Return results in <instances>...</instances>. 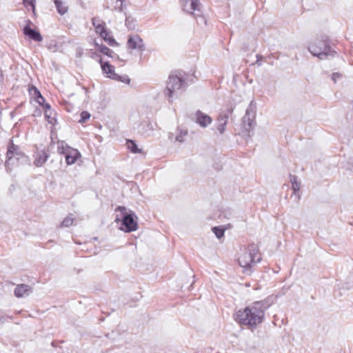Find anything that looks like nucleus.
<instances>
[{
    "label": "nucleus",
    "mask_w": 353,
    "mask_h": 353,
    "mask_svg": "<svg viewBox=\"0 0 353 353\" xmlns=\"http://www.w3.org/2000/svg\"><path fill=\"white\" fill-rule=\"evenodd\" d=\"M264 316L265 307L261 302H255L239 310L236 313V321L252 329L261 324L263 321Z\"/></svg>",
    "instance_id": "1"
},
{
    "label": "nucleus",
    "mask_w": 353,
    "mask_h": 353,
    "mask_svg": "<svg viewBox=\"0 0 353 353\" xmlns=\"http://www.w3.org/2000/svg\"><path fill=\"white\" fill-rule=\"evenodd\" d=\"M188 134L185 130L177 129L174 132H170L169 139L172 142L183 143Z\"/></svg>",
    "instance_id": "14"
},
{
    "label": "nucleus",
    "mask_w": 353,
    "mask_h": 353,
    "mask_svg": "<svg viewBox=\"0 0 353 353\" xmlns=\"http://www.w3.org/2000/svg\"><path fill=\"white\" fill-rule=\"evenodd\" d=\"M54 3L56 5L57 10L58 12L60 14L63 15L67 12L68 7L65 6V4L63 2H62L59 0H55Z\"/></svg>",
    "instance_id": "22"
},
{
    "label": "nucleus",
    "mask_w": 353,
    "mask_h": 353,
    "mask_svg": "<svg viewBox=\"0 0 353 353\" xmlns=\"http://www.w3.org/2000/svg\"><path fill=\"white\" fill-rule=\"evenodd\" d=\"M212 230L218 239H221L224 235L225 230L222 228L215 227Z\"/></svg>",
    "instance_id": "27"
},
{
    "label": "nucleus",
    "mask_w": 353,
    "mask_h": 353,
    "mask_svg": "<svg viewBox=\"0 0 353 353\" xmlns=\"http://www.w3.org/2000/svg\"><path fill=\"white\" fill-rule=\"evenodd\" d=\"M255 112L251 108L246 110L241 124L243 134L249 135L250 132L253 130L255 126Z\"/></svg>",
    "instance_id": "9"
},
{
    "label": "nucleus",
    "mask_w": 353,
    "mask_h": 353,
    "mask_svg": "<svg viewBox=\"0 0 353 353\" xmlns=\"http://www.w3.org/2000/svg\"><path fill=\"white\" fill-rule=\"evenodd\" d=\"M128 49L136 52H142L145 50V44L142 39L139 35H131L129 37L127 42Z\"/></svg>",
    "instance_id": "11"
},
{
    "label": "nucleus",
    "mask_w": 353,
    "mask_h": 353,
    "mask_svg": "<svg viewBox=\"0 0 353 353\" xmlns=\"http://www.w3.org/2000/svg\"><path fill=\"white\" fill-rule=\"evenodd\" d=\"M32 292L31 288L27 285H17L14 290V294L19 298L28 296Z\"/></svg>",
    "instance_id": "15"
},
{
    "label": "nucleus",
    "mask_w": 353,
    "mask_h": 353,
    "mask_svg": "<svg viewBox=\"0 0 353 353\" xmlns=\"http://www.w3.org/2000/svg\"><path fill=\"white\" fill-rule=\"evenodd\" d=\"M34 1L35 0H23V3H24L26 6H31L34 9Z\"/></svg>",
    "instance_id": "30"
},
{
    "label": "nucleus",
    "mask_w": 353,
    "mask_h": 353,
    "mask_svg": "<svg viewBox=\"0 0 353 353\" xmlns=\"http://www.w3.org/2000/svg\"><path fill=\"white\" fill-rule=\"evenodd\" d=\"M45 112V117L47 121L50 124H54L56 119H55V113L51 109L50 105L48 103L43 105V109Z\"/></svg>",
    "instance_id": "17"
},
{
    "label": "nucleus",
    "mask_w": 353,
    "mask_h": 353,
    "mask_svg": "<svg viewBox=\"0 0 353 353\" xmlns=\"http://www.w3.org/2000/svg\"><path fill=\"white\" fill-rule=\"evenodd\" d=\"M136 21L132 17H126L125 26L129 29H134L135 28Z\"/></svg>",
    "instance_id": "26"
},
{
    "label": "nucleus",
    "mask_w": 353,
    "mask_h": 353,
    "mask_svg": "<svg viewBox=\"0 0 353 353\" xmlns=\"http://www.w3.org/2000/svg\"><path fill=\"white\" fill-rule=\"evenodd\" d=\"M101 68L106 77L121 81L125 84H129L130 82V78L126 76H120L114 71V67L110 65L108 61H104L103 59H100Z\"/></svg>",
    "instance_id": "7"
},
{
    "label": "nucleus",
    "mask_w": 353,
    "mask_h": 353,
    "mask_svg": "<svg viewBox=\"0 0 353 353\" xmlns=\"http://www.w3.org/2000/svg\"><path fill=\"white\" fill-rule=\"evenodd\" d=\"M127 147L133 153H140L141 152L137 145L132 141H127Z\"/></svg>",
    "instance_id": "25"
},
{
    "label": "nucleus",
    "mask_w": 353,
    "mask_h": 353,
    "mask_svg": "<svg viewBox=\"0 0 353 353\" xmlns=\"http://www.w3.org/2000/svg\"><path fill=\"white\" fill-rule=\"evenodd\" d=\"M103 22L98 17H94L92 19V24L94 27L96 28L97 26L101 25Z\"/></svg>",
    "instance_id": "29"
},
{
    "label": "nucleus",
    "mask_w": 353,
    "mask_h": 353,
    "mask_svg": "<svg viewBox=\"0 0 353 353\" xmlns=\"http://www.w3.org/2000/svg\"><path fill=\"white\" fill-rule=\"evenodd\" d=\"M23 34L26 37H28L29 39H33L36 41H41L42 40V37L40 33L30 28L28 26L23 28Z\"/></svg>",
    "instance_id": "16"
},
{
    "label": "nucleus",
    "mask_w": 353,
    "mask_h": 353,
    "mask_svg": "<svg viewBox=\"0 0 353 353\" xmlns=\"http://www.w3.org/2000/svg\"><path fill=\"white\" fill-rule=\"evenodd\" d=\"M59 153L63 154L65 158V162L68 165L75 163L77 159L81 157V153L78 150L72 148L68 145H59L58 147Z\"/></svg>",
    "instance_id": "8"
},
{
    "label": "nucleus",
    "mask_w": 353,
    "mask_h": 353,
    "mask_svg": "<svg viewBox=\"0 0 353 353\" xmlns=\"http://www.w3.org/2000/svg\"><path fill=\"white\" fill-rule=\"evenodd\" d=\"M195 122L201 128L208 127L212 122V119L207 114L198 110L194 114Z\"/></svg>",
    "instance_id": "12"
},
{
    "label": "nucleus",
    "mask_w": 353,
    "mask_h": 353,
    "mask_svg": "<svg viewBox=\"0 0 353 353\" xmlns=\"http://www.w3.org/2000/svg\"><path fill=\"white\" fill-rule=\"evenodd\" d=\"M261 260L259 249L254 244L241 248L236 254V261L246 274H250L251 268Z\"/></svg>",
    "instance_id": "2"
},
{
    "label": "nucleus",
    "mask_w": 353,
    "mask_h": 353,
    "mask_svg": "<svg viewBox=\"0 0 353 353\" xmlns=\"http://www.w3.org/2000/svg\"><path fill=\"white\" fill-rule=\"evenodd\" d=\"M228 123V119L225 117H221L218 119L215 128L219 134H223L225 131V126Z\"/></svg>",
    "instance_id": "18"
},
{
    "label": "nucleus",
    "mask_w": 353,
    "mask_h": 353,
    "mask_svg": "<svg viewBox=\"0 0 353 353\" xmlns=\"http://www.w3.org/2000/svg\"><path fill=\"white\" fill-rule=\"evenodd\" d=\"M182 9L194 16L201 14V4L198 0H181Z\"/></svg>",
    "instance_id": "10"
},
{
    "label": "nucleus",
    "mask_w": 353,
    "mask_h": 353,
    "mask_svg": "<svg viewBox=\"0 0 353 353\" xmlns=\"http://www.w3.org/2000/svg\"><path fill=\"white\" fill-rule=\"evenodd\" d=\"M96 32L99 34L101 37L112 46H117V42L106 31L104 23H103L99 26L95 28Z\"/></svg>",
    "instance_id": "13"
},
{
    "label": "nucleus",
    "mask_w": 353,
    "mask_h": 353,
    "mask_svg": "<svg viewBox=\"0 0 353 353\" xmlns=\"http://www.w3.org/2000/svg\"><path fill=\"white\" fill-rule=\"evenodd\" d=\"M339 77H340V74H337V73L333 74L332 77L334 81H336V79H339Z\"/></svg>",
    "instance_id": "31"
},
{
    "label": "nucleus",
    "mask_w": 353,
    "mask_h": 353,
    "mask_svg": "<svg viewBox=\"0 0 353 353\" xmlns=\"http://www.w3.org/2000/svg\"><path fill=\"white\" fill-rule=\"evenodd\" d=\"M97 50L99 51L100 52L103 53L105 55H107L110 57L114 58V52L110 50L108 47L105 46H100L99 44H96Z\"/></svg>",
    "instance_id": "20"
},
{
    "label": "nucleus",
    "mask_w": 353,
    "mask_h": 353,
    "mask_svg": "<svg viewBox=\"0 0 353 353\" xmlns=\"http://www.w3.org/2000/svg\"><path fill=\"white\" fill-rule=\"evenodd\" d=\"M116 221H121L122 225L120 229L125 232H131L138 229V223L135 213L131 210L119 206L116 209Z\"/></svg>",
    "instance_id": "3"
},
{
    "label": "nucleus",
    "mask_w": 353,
    "mask_h": 353,
    "mask_svg": "<svg viewBox=\"0 0 353 353\" xmlns=\"http://www.w3.org/2000/svg\"><path fill=\"white\" fill-rule=\"evenodd\" d=\"M308 50L312 55L320 59H325L331 52L327 41L321 39L312 41L308 46Z\"/></svg>",
    "instance_id": "6"
},
{
    "label": "nucleus",
    "mask_w": 353,
    "mask_h": 353,
    "mask_svg": "<svg viewBox=\"0 0 353 353\" xmlns=\"http://www.w3.org/2000/svg\"><path fill=\"white\" fill-rule=\"evenodd\" d=\"M186 83L181 76L171 74L166 83L165 95L170 102L178 99L186 90Z\"/></svg>",
    "instance_id": "4"
},
{
    "label": "nucleus",
    "mask_w": 353,
    "mask_h": 353,
    "mask_svg": "<svg viewBox=\"0 0 353 353\" xmlns=\"http://www.w3.org/2000/svg\"><path fill=\"white\" fill-rule=\"evenodd\" d=\"M90 114L89 112H88L86 111L82 112L81 114V119H79V122L84 123L87 120H88L90 119Z\"/></svg>",
    "instance_id": "28"
},
{
    "label": "nucleus",
    "mask_w": 353,
    "mask_h": 353,
    "mask_svg": "<svg viewBox=\"0 0 353 353\" xmlns=\"http://www.w3.org/2000/svg\"><path fill=\"white\" fill-rule=\"evenodd\" d=\"M32 92V94L34 95L35 97V99H36V101L42 107V108L43 109V105L46 104L45 103V99L44 98L42 97V95L41 94L40 92L36 89V88H32V90H31Z\"/></svg>",
    "instance_id": "19"
},
{
    "label": "nucleus",
    "mask_w": 353,
    "mask_h": 353,
    "mask_svg": "<svg viewBox=\"0 0 353 353\" xmlns=\"http://www.w3.org/2000/svg\"><path fill=\"white\" fill-rule=\"evenodd\" d=\"M74 221V216L72 214L68 215L63 219V220L62 221V222L60 224V227L61 228L70 227L72 225H73Z\"/></svg>",
    "instance_id": "23"
},
{
    "label": "nucleus",
    "mask_w": 353,
    "mask_h": 353,
    "mask_svg": "<svg viewBox=\"0 0 353 353\" xmlns=\"http://www.w3.org/2000/svg\"><path fill=\"white\" fill-rule=\"evenodd\" d=\"M30 163V159L19 149V146L11 143L7 152L6 167L12 169L19 165H25Z\"/></svg>",
    "instance_id": "5"
},
{
    "label": "nucleus",
    "mask_w": 353,
    "mask_h": 353,
    "mask_svg": "<svg viewBox=\"0 0 353 353\" xmlns=\"http://www.w3.org/2000/svg\"><path fill=\"white\" fill-rule=\"evenodd\" d=\"M48 155L45 152L39 153L34 160V164L37 167L43 165L48 159Z\"/></svg>",
    "instance_id": "21"
},
{
    "label": "nucleus",
    "mask_w": 353,
    "mask_h": 353,
    "mask_svg": "<svg viewBox=\"0 0 353 353\" xmlns=\"http://www.w3.org/2000/svg\"><path fill=\"white\" fill-rule=\"evenodd\" d=\"M290 181L292 183V188L294 192H299L301 188L300 183L297 181V178L295 176H290Z\"/></svg>",
    "instance_id": "24"
}]
</instances>
